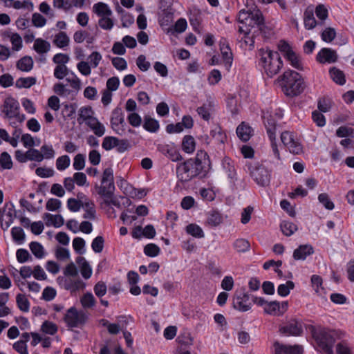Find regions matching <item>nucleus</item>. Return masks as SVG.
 I'll use <instances>...</instances> for the list:
<instances>
[{"mask_svg": "<svg viewBox=\"0 0 354 354\" xmlns=\"http://www.w3.org/2000/svg\"><path fill=\"white\" fill-rule=\"evenodd\" d=\"M257 26L258 30L262 33L265 37L267 35V31L268 28L265 25V19L261 10L259 9H254L251 12V16L249 18L248 24L247 27L254 28Z\"/></svg>", "mask_w": 354, "mask_h": 354, "instance_id": "1a4fd4ad", "label": "nucleus"}, {"mask_svg": "<svg viewBox=\"0 0 354 354\" xmlns=\"http://www.w3.org/2000/svg\"><path fill=\"white\" fill-rule=\"evenodd\" d=\"M222 166L228 178L234 183L236 180V173L234 162L230 158L225 157L222 161Z\"/></svg>", "mask_w": 354, "mask_h": 354, "instance_id": "6ab92c4d", "label": "nucleus"}, {"mask_svg": "<svg viewBox=\"0 0 354 354\" xmlns=\"http://www.w3.org/2000/svg\"><path fill=\"white\" fill-rule=\"evenodd\" d=\"M33 67V60L31 57L25 56L17 63V68L21 71L28 72Z\"/></svg>", "mask_w": 354, "mask_h": 354, "instance_id": "c756f323", "label": "nucleus"}, {"mask_svg": "<svg viewBox=\"0 0 354 354\" xmlns=\"http://www.w3.org/2000/svg\"><path fill=\"white\" fill-rule=\"evenodd\" d=\"M70 165V158L67 155L59 157L56 160V167L58 170L66 169Z\"/></svg>", "mask_w": 354, "mask_h": 354, "instance_id": "bf43d9fd", "label": "nucleus"}, {"mask_svg": "<svg viewBox=\"0 0 354 354\" xmlns=\"http://www.w3.org/2000/svg\"><path fill=\"white\" fill-rule=\"evenodd\" d=\"M73 166L75 170L83 169L85 167V156L82 153L77 154L74 158Z\"/></svg>", "mask_w": 354, "mask_h": 354, "instance_id": "e2e57ef3", "label": "nucleus"}, {"mask_svg": "<svg viewBox=\"0 0 354 354\" xmlns=\"http://www.w3.org/2000/svg\"><path fill=\"white\" fill-rule=\"evenodd\" d=\"M285 58L290 62L292 67L298 70L302 69L301 59L299 56L297 55L293 50L291 53H289V54H288Z\"/></svg>", "mask_w": 354, "mask_h": 354, "instance_id": "e433bc0d", "label": "nucleus"}, {"mask_svg": "<svg viewBox=\"0 0 354 354\" xmlns=\"http://www.w3.org/2000/svg\"><path fill=\"white\" fill-rule=\"evenodd\" d=\"M93 12L99 17H110L112 11L107 4L103 2H98L93 7Z\"/></svg>", "mask_w": 354, "mask_h": 354, "instance_id": "a878e982", "label": "nucleus"}, {"mask_svg": "<svg viewBox=\"0 0 354 354\" xmlns=\"http://www.w3.org/2000/svg\"><path fill=\"white\" fill-rule=\"evenodd\" d=\"M69 37L65 32H59L55 37L54 44L59 48H62L66 47L69 44Z\"/></svg>", "mask_w": 354, "mask_h": 354, "instance_id": "72a5a7b5", "label": "nucleus"}, {"mask_svg": "<svg viewBox=\"0 0 354 354\" xmlns=\"http://www.w3.org/2000/svg\"><path fill=\"white\" fill-rule=\"evenodd\" d=\"M221 52L225 62V66L227 69L230 68L232 64V53L228 45L223 44L221 46Z\"/></svg>", "mask_w": 354, "mask_h": 354, "instance_id": "2f4dec72", "label": "nucleus"}, {"mask_svg": "<svg viewBox=\"0 0 354 354\" xmlns=\"http://www.w3.org/2000/svg\"><path fill=\"white\" fill-rule=\"evenodd\" d=\"M64 319L69 328L79 327L84 324L87 315L83 311H78L76 308H70L64 315Z\"/></svg>", "mask_w": 354, "mask_h": 354, "instance_id": "6e6552de", "label": "nucleus"}, {"mask_svg": "<svg viewBox=\"0 0 354 354\" xmlns=\"http://www.w3.org/2000/svg\"><path fill=\"white\" fill-rule=\"evenodd\" d=\"M28 160L41 162L44 160V156L37 149L30 148L26 151Z\"/></svg>", "mask_w": 354, "mask_h": 354, "instance_id": "de8ad7c7", "label": "nucleus"}, {"mask_svg": "<svg viewBox=\"0 0 354 354\" xmlns=\"http://www.w3.org/2000/svg\"><path fill=\"white\" fill-rule=\"evenodd\" d=\"M336 136L339 138H353L354 136V129L346 126H341L337 129Z\"/></svg>", "mask_w": 354, "mask_h": 354, "instance_id": "3c124183", "label": "nucleus"}, {"mask_svg": "<svg viewBox=\"0 0 354 354\" xmlns=\"http://www.w3.org/2000/svg\"><path fill=\"white\" fill-rule=\"evenodd\" d=\"M77 197L80 198L79 200L73 198L68 199L67 207L71 212H76L79 211L81 207H82L84 201H82L81 199H82L84 197L85 198L86 196L82 193H80L78 194Z\"/></svg>", "mask_w": 354, "mask_h": 354, "instance_id": "c85d7f7f", "label": "nucleus"}, {"mask_svg": "<svg viewBox=\"0 0 354 354\" xmlns=\"http://www.w3.org/2000/svg\"><path fill=\"white\" fill-rule=\"evenodd\" d=\"M333 82L340 86L346 83V76L344 72L335 67H333Z\"/></svg>", "mask_w": 354, "mask_h": 354, "instance_id": "603ef678", "label": "nucleus"}, {"mask_svg": "<svg viewBox=\"0 0 354 354\" xmlns=\"http://www.w3.org/2000/svg\"><path fill=\"white\" fill-rule=\"evenodd\" d=\"M195 140L194 138L189 135H187L184 137L182 142L183 150L187 153H191L195 150Z\"/></svg>", "mask_w": 354, "mask_h": 354, "instance_id": "473e14b6", "label": "nucleus"}, {"mask_svg": "<svg viewBox=\"0 0 354 354\" xmlns=\"http://www.w3.org/2000/svg\"><path fill=\"white\" fill-rule=\"evenodd\" d=\"M222 214L217 210H211L207 214L206 224L210 227H216L223 223Z\"/></svg>", "mask_w": 354, "mask_h": 354, "instance_id": "4be33fe9", "label": "nucleus"}, {"mask_svg": "<svg viewBox=\"0 0 354 354\" xmlns=\"http://www.w3.org/2000/svg\"><path fill=\"white\" fill-rule=\"evenodd\" d=\"M43 218L46 221L47 226L53 225L55 227H59L64 223V220L60 214L53 215L49 213H45Z\"/></svg>", "mask_w": 354, "mask_h": 354, "instance_id": "412c9836", "label": "nucleus"}, {"mask_svg": "<svg viewBox=\"0 0 354 354\" xmlns=\"http://www.w3.org/2000/svg\"><path fill=\"white\" fill-rule=\"evenodd\" d=\"M258 55L259 64L264 69L268 77H272L281 69L283 61L278 52L269 49H260Z\"/></svg>", "mask_w": 354, "mask_h": 354, "instance_id": "39448f33", "label": "nucleus"}, {"mask_svg": "<svg viewBox=\"0 0 354 354\" xmlns=\"http://www.w3.org/2000/svg\"><path fill=\"white\" fill-rule=\"evenodd\" d=\"M295 288V283L292 281H288L285 284H280L277 288V293L281 297L289 295L290 291Z\"/></svg>", "mask_w": 354, "mask_h": 354, "instance_id": "37998d69", "label": "nucleus"}, {"mask_svg": "<svg viewBox=\"0 0 354 354\" xmlns=\"http://www.w3.org/2000/svg\"><path fill=\"white\" fill-rule=\"evenodd\" d=\"M99 195L104 198V203L106 205H113L120 207V202L113 198V193L115 190L113 171L111 167L106 168L102 174L101 185H95V186Z\"/></svg>", "mask_w": 354, "mask_h": 354, "instance_id": "20e7f679", "label": "nucleus"}, {"mask_svg": "<svg viewBox=\"0 0 354 354\" xmlns=\"http://www.w3.org/2000/svg\"><path fill=\"white\" fill-rule=\"evenodd\" d=\"M12 165L10 154L6 151L2 152L0 156V167L2 169H10Z\"/></svg>", "mask_w": 354, "mask_h": 354, "instance_id": "a19ab883", "label": "nucleus"}, {"mask_svg": "<svg viewBox=\"0 0 354 354\" xmlns=\"http://www.w3.org/2000/svg\"><path fill=\"white\" fill-rule=\"evenodd\" d=\"M10 41L14 50H19L22 47V39L18 33H12L10 37Z\"/></svg>", "mask_w": 354, "mask_h": 354, "instance_id": "69168bd1", "label": "nucleus"}, {"mask_svg": "<svg viewBox=\"0 0 354 354\" xmlns=\"http://www.w3.org/2000/svg\"><path fill=\"white\" fill-rule=\"evenodd\" d=\"M315 13L321 21H324L328 16V10L323 4H319L315 8Z\"/></svg>", "mask_w": 354, "mask_h": 354, "instance_id": "13d9d810", "label": "nucleus"}, {"mask_svg": "<svg viewBox=\"0 0 354 354\" xmlns=\"http://www.w3.org/2000/svg\"><path fill=\"white\" fill-rule=\"evenodd\" d=\"M279 311H280V304L277 301L268 302L264 307V312L269 315H278Z\"/></svg>", "mask_w": 354, "mask_h": 354, "instance_id": "c03bdc74", "label": "nucleus"}, {"mask_svg": "<svg viewBox=\"0 0 354 354\" xmlns=\"http://www.w3.org/2000/svg\"><path fill=\"white\" fill-rule=\"evenodd\" d=\"M233 246L238 252H245L249 250L250 244L246 239H239L234 241Z\"/></svg>", "mask_w": 354, "mask_h": 354, "instance_id": "79ce46f5", "label": "nucleus"}, {"mask_svg": "<svg viewBox=\"0 0 354 354\" xmlns=\"http://www.w3.org/2000/svg\"><path fill=\"white\" fill-rule=\"evenodd\" d=\"M136 64L138 68L142 71H147L149 69L151 64L146 60V57L144 55H140L136 59Z\"/></svg>", "mask_w": 354, "mask_h": 354, "instance_id": "680f3d73", "label": "nucleus"}, {"mask_svg": "<svg viewBox=\"0 0 354 354\" xmlns=\"http://www.w3.org/2000/svg\"><path fill=\"white\" fill-rule=\"evenodd\" d=\"M275 354H302L303 348L301 346H286L280 344L276 342L274 344Z\"/></svg>", "mask_w": 354, "mask_h": 354, "instance_id": "4468645a", "label": "nucleus"}, {"mask_svg": "<svg viewBox=\"0 0 354 354\" xmlns=\"http://www.w3.org/2000/svg\"><path fill=\"white\" fill-rule=\"evenodd\" d=\"M36 78L33 77H20L17 80L15 86L19 88H30L36 84Z\"/></svg>", "mask_w": 354, "mask_h": 354, "instance_id": "c9c22d12", "label": "nucleus"}, {"mask_svg": "<svg viewBox=\"0 0 354 354\" xmlns=\"http://www.w3.org/2000/svg\"><path fill=\"white\" fill-rule=\"evenodd\" d=\"M245 167L248 168L250 176L260 186L266 187L270 184L271 171L268 170L263 164L258 161L248 162Z\"/></svg>", "mask_w": 354, "mask_h": 354, "instance_id": "423d86ee", "label": "nucleus"}, {"mask_svg": "<svg viewBox=\"0 0 354 354\" xmlns=\"http://www.w3.org/2000/svg\"><path fill=\"white\" fill-rule=\"evenodd\" d=\"M232 304L235 309L241 312H246L249 310L252 306V304L250 302V295L244 290L235 294Z\"/></svg>", "mask_w": 354, "mask_h": 354, "instance_id": "9b49d317", "label": "nucleus"}, {"mask_svg": "<svg viewBox=\"0 0 354 354\" xmlns=\"http://www.w3.org/2000/svg\"><path fill=\"white\" fill-rule=\"evenodd\" d=\"M337 354H351V351L346 342L342 341L336 345Z\"/></svg>", "mask_w": 354, "mask_h": 354, "instance_id": "774afa93", "label": "nucleus"}, {"mask_svg": "<svg viewBox=\"0 0 354 354\" xmlns=\"http://www.w3.org/2000/svg\"><path fill=\"white\" fill-rule=\"evenodd\" d=\"M82 207L85 210V213L83 216L84 218H88L94 220L95 218V205L93 201L88 200L85 197V201L83 203Z\"/></svg>", "mask_w": 354, "mask_h": 354, "instance_id": "393cba45", "label": "nucleus"}, {"mask_svg": "<svg viewBox=\"0 0 354 354\" xmlns=\"http://www.w3.org/2000/svg\"><path fill=\"white\" fill-rule=\"evenodd\" d=\"M211 169V161L207 153L198 151L195 158H189L176 166L178 183L184 185L198 177L204 178Z\"/></svg>", "mask_w": 354, "mask_h": 354, "instance_id": "f257e3e1", "label": "nucleus"}, {"mask_svg": "<svg viewBox=\"0 0 354 354\" xmlns=\"http://www.w3.org/2000/svg\"><path fill=\"white\" fill-rule=\"evenodd\" d=\"M77 104L75 103L65 104L63 108V113L64 116L68 119H73L75 117Z\"/></svg>", "mask_w": 354, "mask_h": 354, "instance_id": "6e6d98bb", "label": "nucleus"}, {"mask_svg": "<svg viewBox=\"0 0 354 354\" xmlns=\"http://www.w3.org/2000/svg\"><path fill=\"white\" fill-rule=\"evenodd\" d=\"M221 77L222 75L221 72L217 69H213L209 73L207 80L210 85H215L220 82Z\"/></svg>", "mask_w": 354, "mask_h": 354, "instance_id": "052dcab7", "label": "nucleus"}, {"mask_svg": "<svg viewBox=\"0 0 354 354\" xmlns=\"http://www.w3.org/2000/svg\"><path fill=\"white\" fill-rule=\"evenodd\" d=\"M118 138L113 136H106L104 138L102 147L106 151L112 149L113 147H116L118 145Z\"/></svg>", "mask_w": 354, "mask_h": 354, "instance_id": "49530a36", "label": "nucleus"}, {"mask_svg": "<svg viewBox=\"0 0 354 354\" xmlns=\"http://www.w3.org/2000/svg\"><path fill=\"white\" fill-rule=\"evenodd\" d=\"M278 82L283 93L291 97L300 95L306 88V84L301 75L292 70L286 71L278 77Z\"/></svg>", "mask_w": 354, "mask_h": 354, "instance_id": "f03ea898", "label": "nucleus"}, {"mask_svg": "<svg viewBox=\"0 0 354 354\" xmlns=\"http://www.w3.org/2000/svg\"><path fill=\"white\" fill-rule=\"evenodd\" d=\"M32 253L38 259L44 257V248L38 242L32 241L29 245Z\"/></svg>", "mask_w": 354, "mask_h": 354, "instance_id": "09e8293b", "label": "nucleus"}, {"mask_svg": "<svg viewBox=\"0 0 354 354\" xmlns=\"http://www.w3.org/2000/svg\"><path fill=\"white\" fill-rule=\"evenodd\" d=\"M145 254L151 257H156L160 253V248L154 243H149L144 248Z\"/></svg>", "mask_w": 354, "mask_h": 354, "instance_id": "5fc2aeb1", "label": "nucleus"}, {"mask_svg": "<svg viewBox=\"0 0 354 354\" xmlns=\"http://www.w3.org/2000/svg\"><path fill=\"white\" fill-rule=\"evenodd\" d=\"M267 133L270 140H276V120L273 115L263 116Z\"/></svg>", "mask_w": 354, "mask_h": 354, "instance_id": "f3484780", "label": "nucleus"}, {"mask_svg": "<svg viewBox=\"0 0 354 354\" xmlns=\"http://www.w3.org/2000/svg\"><path fill=\"white\" fill-rule=\"evenodd\" d=\"M20 106L17 100L12 97H6L3 102V113L8 118H16L19 122H23L26 116L19 113Z\"/></svg>", "mask_w": 354, "mask_h": 354, "instance_id": "0eeeda50", "label": "nucleus"}, {"mask_svg": "<svg viewBox=\"0 0 354 354\" xmlns=\"http://www.w3.org/2000/svg\"><path fill=\"white\" fill-rule=\"evenodd\" d=\"M186 232L196 238H203L205 234L202 228L196 224H189L186 227Z\"/></svg>", "mask_w": 354, "mask_h": 354, "instance_id": "58836bf2", "label": "nucleus"}, {"mask_svg": "<svg viewBox=\"0 0 354 354\" xmlns=\"http://www.w3.org/2000/svg\"><path fill=\"white\" fill-rule=\"evenodd\" d=\"M11 235L15 242L21 243L25 240V233L20 227H14L11 230Z\"/></svg>", "mask_w": 354, "mask_h": 354, "instance_id": "a18cd8bd", "label": "nucleus"}, {"mask_svg": "<svg viewBox=\"0 0 354 354\" xmlns=\"http://www.w3.org/2000/svg\"><path fill=\"white\" fill-rule=\"evenodd\" d=\"M93 111L91 106H82L79 109L77 122L80 124L85 122L86 124L91 118H95L93 116Z\"/></svg>", "mask_w": 354, "mask_h": 354, "instance_id": "b1692460", "label": "nucleus"}, {"mask_svg": "<svg viewBox=\"0 0 354 354\" xmlns=\"http://www.w3.org/2000/svg\"><path fill=\"white\" fill-rule=\"evenodd\" d=\"M125 124L124 115L121 108L117 107L112 112V115L111 118V124L112 129L117 131L118 133L119 126L121 124Z\"/></svg>", "mask_w": 354, "mask_h": 354, "instance_id": "2eb2a0df", "label": "nucleus"}, {"mask_svg": "<svg viewBox=\"0 0 354 354\" xmlns=\"http://www.w3.org/2000/svg\"><path fill=\"white\" fill-rule=\"evenodd\" d=\"M41 329L44 333L53 335L57 332L58 328L55 324L45 321L42 324Z\"/></svg>", "mask_w": 354, "mask_h": 354, "instance_id": "8fccbe9b", "label": "nucleus"}, {"mask_svg": "<svg viewBox=\"0 0 354 354\" xmlns=\"http://www.w3.org/2000/svg\"><path fill=\"white\" fill-rule=\"evenodd\" d=\"M86 125L93 131L94 134L97 137H102L104 135L106 129L104 125L101 123L97 118H91Z\"/></svg>", "mask_w": 354, "mask_h": 354, "instance_id": "aec40b11", "label": "nucleus"}, {"mask_svg": "<svg viewBox=\"0 0 354 354\" xmlns=\"http://www.w3.org/2000/svg\"><path fill=\"white\" fill-rule=\"evenodd\" d=\"M316 61L322 64L332 63V50L330 48H323L317 53Z\"/></svg>", "mask_w": 354, "mask_h": 354, "instance_id": "bb28decb", "label": "nucleus"}, {"mask_svg": "<svg viewBox=\"0 0 354 354\" xmlns=\"http://www.w3.org/2000/svg\"><path fill=\"white\" fill-rule=\"evenodd\" d=\"M315 7L313 5L308 6L304 13V23L305 28L308 30L313 29L319 23L317 22L314 16Z\"/></svg>", "mask_w": 354, "mask_h": 354, "instance_id": "ddd939ff", "label": "nucleus"}, {"mask_svg": "<svg viewBox=\"0 0 354 354\" xmlns=\"http://www.w3.org/2000/svg\"><path fill=\"white\" fill-rule=\"evenodd\" d=\"M306 330L314 340V347L321 354H332V335L330 330L322 326L309 324Z\"/></svg>", "mask_w": 354, "mask_h": 354, "instance_id": "7ed1b4c3", "label": "nucleus"}, {"mask_svg": "<svg viewBox=\"0 0 354 354\" xmlns=\"http://www.w3.org/2000/svg\"><path fill=\"white\" fill-rule=\"evenodd\" d=\"M33 48L37 53L44 54L50 50V45L47 41L38 38L35 41Z\"/></svg>", "mask_w": 354, "mask_h": 354, "instance_id": "7c9ffc66", "label": "nucleus"}, {"mask_svg": "<svg viewBox=\"0 0 354 354\" xmlns=\"http://www.w3.org/2000/svg\"><path fill=\"white\" fill-rule=\"evenodd\" d=\"M279 332L288 336H299L303 333L302 322L296 319H291L283 326H280Z\"/></svg>", "mask_w": 354, "mask_h": 354, "instance_id": "9d476101", "label": "nucleus"}, {"mask_svg": "<svg viewBox=\"0 0 354 354\" xmlns=\"http://www.w3.org/2000/svg\"><path fill=\"white\" fill-rule=\"evenodd\" d=\"M143 127L149 132H156L159 129L158 122L149 116L145 117Z\"/></svg>", "mask_w": 354, "mask_h": 354, "instance_id": "4c0bfd02", "label": "nucleus"}, {"mask_svg": "<svg viewBox=\"0 0 354 354\" xmlns=\"http://www.w3.org/2000/svg\"><path fill=\"white\" fill-rule=\"evenodd\" d=\"M236 134L242 141L247 142L252 136V129L245 122H242L236 128Z\"/></svg>", "mask_w": 354, "mask_h": 354, "instance_id": "5701e85b", "label": "nucleus"}, {"mask_svg": "<svg viewBox=\"0 0 354 354\" xmlns=\"http://www.w3.org/2000/svg\"><path fill=\"white\" fill-rule=\"evenodd\" d=\"M81 304L84 308H89L95 305V299L91 293L87 292L81 298Z\"/></svg>", "mask_w": 354, "mask_h": 354, "instance_id": "864d4df0", "label": "nucleus"}, {"mask_svg": "<svg viewBox=\"0 0 354 354\" xmlns=\"http://www.w3.org/2000/svg\"><path fill=\"white\" fill-rule=\"evenodd\" d=\"M98 24L104 30H111L113 26V21L109 17H102L98 21Z\"/></svg>", "mask_w": 354, "mask_h": 354, "instance_id": "338daca9", "label": "nucleus"}, {"mask_svg": "<svg viewBox=\"0 0 354 354\" xmlns=\"http://www.w3.org/2000/svg\"><path fill=\"white\" fill-rule=\"evenodd\" d=\"M76 262L77 264L81 265V274L82 277L88 279L91 277L92 274V269L88 263L86 261L84 257H78L76 259Z\"/></svg>", "mask_w": 354, "mask_h": 354, "instance_id": "cd10ccee", "label": "nucleus"}, {"mask_svg": "<svg viewBox=\"0 0 354 354\" xmlns=\"http://www.w3.org/2000/svg\"><path fill=\"white\" fill-rule=\"evenodd\" d=\"M18 308L23 312H28L30 308V302L24 295L18 294L16 297Z\"/></svg>", "mask_w": 354, "mask_h": 354, "instance_id": "ea45409f", "label": "nucleus"}, {"mask_svg": "<svg viewBox=\"0 0 354 354\" xmlns=\"http://www.w3.org/2000/svg\"><path fill=\"white\" fill-rule=\"evenodd\" d=\"M85 246V241L80 237H76L73 241V247L75 252L78 254H83L84 252V248Z\"/></svg>", "mask_w": 354, "mask_h": 354, "instance_id": "0e129e2a", "label": "nucleus"}, {"mask_svg": "<svg viewBox=\"0 0 354 354\" xmlns=\"http://www.w3.org/2000/svg\"><path fill=\"white\" fill-rule=\"evenodd\" d=\"M314 250L310 245H301L294 250L293 258L295 260H305L306 257L313 254Z\"/></svg>", "mask_w": 354, "mask_h": 354, "instance_id": "dca6fc26", "label": "nucleus"}, {"mask_svg": "<svg viewBox=\"0 0 354 354\" xmlns=\"http://www.w3.org/2000/svg\"><path fill=\"white\" fill-rule=\"evenodd\" d=\"M104 239L102 236L95 237L91 243L93 250L96 253H100L103 250Z\"/></svg>", "mask_w": 354, "mask_h": 354, "instance_id": "4d7b16f0", "label": "nucleus"}, {"mask_svg": "<svg viewBox=\"0 0 354 354\" xmlns=\"http://www.w3.org/2000/svg\"><path fill=\"white\" fill-rule=\"evenodd\" d=\"M252 10L245 11V10H241L239 12L238 15V21L240 24H242L243 26L239 27V32H243L245 35H248L250 32V28H248V24L249 21V18L251 16V12Z\"/></svg>", "mask_w": 354, "mask_h": 354, "instance_id": "a211bd4d", "label": "nucleus"}, {"mask_svg": "<svg viewBox=\"0 0 354 354\" xmlns=\"http://www.w3.org/2000/svg\"><path fill=\"white\" fill-rule=\"evenodd\" d=\"M158 150L171 161L176 162L182 159L178 150L172 145L160 144Z\"/></svg>", "mask_w": 354, "mask_h": 354, "instance_id": "f8f14e48", "label": "nucleus"}, {"mask_svg": "<svg viewBox=\"0 0 354 354\" xmlns=\"http://www.w3.org/2000/svg\"><path fill=\"white\" fill-rule=\"evenodd\" d=\"M280 227H281L282 233L286 236H291L298 229L296 224H295L292 222L286 221H283L281 223Z\"/></svg>", "mask_w": 354, "mask_h": 354, "instance_id": "f704fd0d", "label": "nucleus"}]
</instances>
